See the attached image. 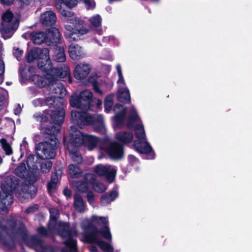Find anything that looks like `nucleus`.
Returning a JSON list of instances; mask_svg holds the SVG:
<instances>
[{"label":"nucleus","mask_w":252,"mask_h":252,"mask_svg":"<svg viewBox=\"0 0 252 252\" xmlns=\"http://www.w3.org/2000/svg\"><path fill=\"white\" fill-rule=\"evenodd\" d=\"M116 67L118 72V76H121V74H122V71L120 64H117Z\"/></svg>","instance_id":"obj_54"},{"label":"nucleus","mask_w":252,"mask_h":252,"mask_svg":"<svg viewBox=\"0 0 252 252\" xmlns=\"http://www.w3.org/2000/svg\"><path fill=\"white\" fill-rule=\"evenodd\" d=\"M19 25V20L18 17L14 16L10 10H6L2 15L0 26V32L2 37L6 39L12 37Z\"/></svg>","instance_id":"obj_8"},{"label":"nucleus","mask_w":252,"mask_h":252,"mask_svg":"<svg viewBox=\"0 0 252 252\" xmlns=\"http://www.w3.org/2000/svg\"><path fill=\"white\" fill-rule=\"evenodd\" d=\"M102 102L100 100H98L97 105L98 106L101 104Z\"/></svg>","instance_id":"obj_60"},{"label":"nucleus","mask_w":252,"mask_h":252,"mask_svg":"<svg viewBox=\"0 0 252 252\" xmlns=\"http://www.w3.org/2000/svg\"><path fill=\"white\" fill-rule=\"evenodd\" d=\"M88 223H89V222L87 220H85L83 221L81 226H82V229L84 231H86L88 230L87 228L85 226V224H88Z\"/></svg>","instance_id":"obj_53"},{"label":"nucleus","mask_w":252,"mask_h":252,"mask_svg":"<svg viewBox=\"0 0 252 252\" xmlns=\"http://www.w3.org/2000/svg\"><path fill=\"white\" fill-rule=\"evenodd\" d=\"M71 117L73 122L81 128L92 124L98 126L99 129L104 127L103 118L101 115H95L93 117L85 111L73 110L71 112Z\"/></svg>","instance_id":"obj_7"},{"label":"nucleus","mask_w":252,"mask_h":252,"mask_svg":"<svg viewBox=\"0 0 252 252\" xmlns=\"http://www.w3.org/2000/svg\"><path fill=\"white\" fill-rule=\"evenodd\" d=\"M85 182L78 181H72L71 184L73 187L76 188L78 191L82 192L88 190V184L93 182L94 180V175L93 174L88 173L84 177Z\"/></svg>","instance_id":"obj_17"},{"label":"nucleus","mask_w":252,"mask_h":252,"mask_svg":"<svg viewBox=\"0 0 252 252\" xmlns=\"http://www.w3.org/2000/svg\"><path fill=\"white\" fill-rule=\"evenodd\" d=\"M63 193L66 196L69 197L71 195L70 191L69 190V189L67 188L64 189L63 190Z\"/></svg>","instance_id":"obj_55"},{"label":"nucleus","mask_w":252,"mask_h":252,"mask_svg":"<svg viewBox=\"0 0 252 252\" xmlns=\"http://www.w3.org/2000/svg\"><path fill=\"white\" fill-rule=\"evenodd\" d=\"M59 143V141L55 136H53L49 140L39 143L36 146L37 155L42 159L54 158Z\"/></svg>","instance_id":"obj_11"},{"label":"nucleus","mask_w":252,"mask_h":252,"mask_svg":"<svg viewBox=\"0 0 252 252\" xmlns=\"http://www.w3.org/2000/svg\"><path fill=\"white\" fill-rule=\"evenodd\" d=\"M58 181V178L56 174L53 175L51 181L48 183L47 186L48 191L51 195L52 194V193L55 190Z\"/></svg>","instance_id":"obj_34"},{"label":"nucleus","mask_w":252,"mask_h":252,"mask_svg":"<svg viewBox=\"0 0 252 252\" xmlns=\"http://www.w3.org/2000/svg\"><path fill=\"white\" fill-rule=\"evenodd\" d=\"M83 2L87 9H94L95 6V2L94 0H80Z\"/></svg>","instance_id":"obj_40"},{"label":"nucleus","mask_w":252,"mask_h":252,"mask_svg":"<svg viewBox=\"0 0 252 252\" xmlns=\"http://www.w3.org/2000/svg\"><path fill=\"white\" fill-rule=\"evenodd\" d=\"M91 252H96L97 248L95 247H92L90 248Z\"/></svg>","instance_id":"obj_57"},{"label":"nucleus","mask_w":252,"mask_h":252,"mask_svg":"<svg viewBox=\"0 0 252 252\" xmlns=\"http://www.w3.org/2000/svg\"><path fill=\"white\" fill-rule=\"evenodd\" d=\"M68 174L72 178H78L82 174V170L78 166L74 164H70L68 168Z\"/></svg>","instance_id":"obj_32"},{"label":"nucleus","mask_w":252,"mask_h":252,"mask_svg":"<svg viewBox=\"0 0 252 252\" xmlns=\"http://www.w3.org/2000/svg\"><path fill=\"white\" fill-rule=\"evenodd\" d=\"M28 63L37 60V66L42 71L46 72L45 77L35 74L32 80L39 87H43L55 80L58 77L64 78L69 75V68L64 65L61 68H53L47 48H35L28 52L27 56Z\"/></svg>","instance_id":"obj_1"},{"label":"nucleus","mask_w":252,"mask_h":252,"mask_svg":"<svg viewBox=\"0 0 252 252\" xmlns=\"http://www.w3.org/2000/svg\"><path fill=\"white\" fill-rule=\"evenodd\" d=\"M40 99H37V100H34V102H40Z\"/></svg>","instance_id":"obj_61"},{"label":"nucleus","mask_w":252,"mask_h":252,"mask_svg":"<svg viewBox=\"0 0 252 252\" xmlns=\"http://www.w3.org/2000/svg\"><path fill=\"white\" fill-rule=\"evenodd\" d=\"M45 102L50 108L45 111L47 115H45V117H36L42 123V132L49 135H54L59 131L60 125L64 120L65 113L63 102L61 99L51 94L46 98Z\"/></svg>","instance_id":"obj_2"},{"label":"nucleus","mask_w":252,"mask_h":252,"mask_svg":"<svg viewBox=\"0 0 252 252\" xmlns=\"http://www.w3.org/2000/svg\"><path fill=\"white\" fill-rule=\"evenodd\" d=\"M53 58L55 61L57 62H63L66 59L64 53V49L63 44H60L56 47L54 49Z\"/></svg>","instance_id":"obj_27"},{"label":"nucleus","mask_w":252,"mask_h":252,"mask_svg":"<svg viewBox=\"0 0 252 252\" xmlns=\"http://www.w3.org/2000/svg\"><path fill=\"white\" fill-rule=\"evenodd\" d=\"M27 232L24 225L20 224L19 228L16 229L15 226L10 228H3L0 232V241L9 248L14 246V241L16 240H26Z\"/></svg>","instance_id":"obj_6"},{"label":"nucleus","mask_w":252,"mask_h":252,"mask_svg":"<svg viewBox=\"0 0 252 252\" xmlns=\"http://www.w3.org/2000/svg\"><path fill=\"white\" fill-rule=\"evenodd\" d=\"M69 133L71 140L75 142L76 146L84 143L90 150L94 149L102 143V140L95 136L83 135L75 126L70 127Z\"/></svg>","instance_id":"obj_9"},{"label":"nucleus","mask_w":252,"mask_h":252,"mask_svg":"<svg viewBox=\"0 0 252 252\" xmlns=\"http://www.w3.org/2000/svg\"><path fill=\"white\" fill-rule=\"evenodd\" d=\"M94 189L96 192L102 193L106 189V187L103 184L99 182H96L93 185Z\"/></svg>","instance_id":"obj_39"},{"label":"nucleus","mask_w":252,"mask_h":252,"mask_svg":"<svg viewBox=\"0 0 252 252\" xmlns=\"http://www.w3.org/2000/svg\"><path fill=\"white\" fill-rule=\"evenodd\" d=\"M40 170L42 172L47 173L50 171L52 166L53 163L49 160L43 159L39 162Z\"/></svg>","instance_id":"obj_33"},{"label":"nucleus","mask_w":252,"mask_h":252,"mask_svg":"<svg viewBox=\"0 0 252 252\" xmlns=\"http://www.w3.org/2000/svg\"><path fill=\"white\" fill-rule=\"evenodd\" d=\"M117 83L119 85V88H125V84L124 82V79L123 76V74L121 76H119V79L117 81Z\"/></svg>","instance_id":"obj_46"},{"label":"nucleus","mask_w":252,"mask_h":252,"mask_svg":"<svg viewBox=\"0 0 252 252\" xmlns=\"http://www.w3.org/2000/svg\"><path fill=\"white\" fill-rule=\"evenodd\" d=\"M154 0V1H158V0Z\"/></svg>","instance_id":"obj_62"},{"label":"nucleus","mask_w":252,"mask_h":252,"mask_svg":"<svg viewBox=\"0 0 252 252\" xmlns=\"http://www.w3.org/2000/svg\"><path fill=\"white\" fill-rule=\"evenodd\" d=\"M58 8L59 9V12L61 15L65 18L72 17V13L71 12L62 9V8L58 7Z\"/></svg>","instance_id":"obj_42"},{"label":"nucleus","mask_w":252,"mask_h":252,"mask_svg":"<svg viewBox=\"0 0 252 252\" xmlns=\"http://www.w3.org/2000/svg\"><path fill=\"white\" fill-rule=\"evenodd\" d=\"M118 99L122 102L127 103L130 100V94L126 88H119L117 94Z\"/></svg>","instance_id":"obj_29"},{"label":"nucleus","mask_w":252,"mask_h":252,"mask_svg":"<svg viewBox=\"0 0 252 252\" xmlns=\"http://www.w3.org/2000/svg\"><path fill=\"white\" fill-rule=\"evenodd\" d=\"M1 3L4 4H9L12 3L13 0H0Z\"/></svg>","instance_id":"obj_56"},{"label":"nucleus","mask_w":252,"mask_h":252,"mask_svg":"<svg viewBox=\"0 0 252 252\" xmlns=\"http://www.w3.org/2000/svg\"><path fill=\"white\" fill-rule=\"evenodd\" d=\"M67 21L68 23L73 24L74 26L73 28L80 36L85 34L88 32V30L82 26L83 24L82 21L75 17L68 19Z\"/></svg>","instance_id":"obj_24"},{"label":"nucleus","mask_w":252,"mask_h":252,"mask_svg":"<svg viewBox=\"0 0 252 252\" xmlns=\"http://www.w3.org/2000/svg\"><path fill=\"white\" fill-rule=\"evenodd\" d=\"M33 244L40 249L41 252H55L54 249L50 245H44L42 239L38 236L32 238Z\"/></svg>","instance_id":"obj_25"},{"label":"nucleus","mask_w":252,"mask_h":252,"mask_svg":"<svg viewBox=\"0 0 252 252\" xmlns=\"http://www.w3.org/2000/svg\"><path fill=\"white\" fill-rule=\"evenodd\" d=\"M50 220L48 229L50 233H57L63 240L66 246L63 252H76V241L73 239L77 232L75 229H69V223L62 221H57L58 211L56 209L50 210Z\"/></svg>","instance_id":"obj_3"},{"label":"nucleus","mask_w":252,"mask_h":252,"mask_svg":"<svg viewBox=\"0 0 252 252\" xmlns=\"http://www.w3.org/2000/svg\"><path fill=\"white\" fill-rule=\"evenodd\" d=\"M19 187L18 180L15 177L7 178L2 183L1 189L3 198L1 197L0 194V203H1L3 205L6 211H7L6 206L11 205L13 203V198L11 193L16 191Z\"/></svg>","instance_id":"obj_12"},{"label":"nucleus","mask_w":252,"mask_h":252,"mask_svg":"<svg viewBox=\"0 0 252 252\" xmlns=\"http://www.w3.org/2000/svg\"><path fill=\"white\" fill-rule=\"evenodd\" d=\"M21 189L23 193L31 194V191H33L34 192L35 188L32 185H29L24 186L23 188L21 187Z\"/></svg>","instance_id":"obj_41"},{"label":"nucleus","mask_w":252,"mask_h":252,"mask_svg":"<svg viewBox=\"0 0 252 252\" xmlns=\"http://www.w3.org/2000/svg\"><path fill=\"white\" fill-rule=\"evenodd\" d=\"M57 21L56 14L53 11H47L42 13L40 17V22L45 25L52 26Z\"/></svg>","instance_id":"obj_20"},{"label":"nucleus","mask_w":252,"mask_h":252,"mask_svg":"<svg viewBox=\"0 0 252 252\" xmlns=\"http://www.w3.org/2000/svg\"><path fill=\"white\" fill-rule=\"evenodd\" d=\"M75 142L71 140L70 138V142L67 146V149L69 152L70 156L72 160L76 162L77 163H81L82 162V158L77 149L78 146H76Z\"/></svg>","instance_id":"obj_21"},{"label":"nucleus","mask_w":252,"mask_h":252,"mask_svg":"<svg viewBox=\"0 0 252 252\" xmlns=\"http://www.w3.org/2000/svg\"><path fill=\"white\" fill-rule=\"evenodd\" d=\"M59 1L61 2H63L66 6L72 7H74L76 5V3L75 2L74 0H59Z\"/></svg>","instance_id":"obj_45"},{"label":"nucleus","mask_w":252,"mask_h":252,"mask_svg":"<svg viewBox=\"0 0 252 252\" xmlns=\"http://www.w3.org/2000/svg\"><path fill=\"white\" fill-rule=\"evenodd\" d=\"M35 157L33 155H30L27 158V164L29 168L30 172L27 169L24 163H21L15 170V174L22 178H26L31 174L38 169V166L36 161H34Z\"/></svg>","instance_id":"obj_14"},{"label":"nucleus","mask_w":252,"mask_h":252,"mask_svg":"<svg viewBox=\"0 0 252 252\" xmlns=\"http://www.w3.org/2000/svg\"><path fill=\"white\" fill-rule=\"evenodd\" d=\"M18 2L21 6H24L30 3V0H18Z\"/></svg>","instance_id":"obj_49"},{"label":"nucleus","mask_w":252,"mask_h":252,"mask_svg":"<svg viewBox=\"0 0 252 252\" xmlns=\"http://www.w3.org/2000/svg\"><path fill=\"white\" fill-rule=\"evenodd\" d=\"M21 110L22 108L20 105L19 104H18L14 110V114L17 115H19L21 113Z\"/></svg>","instance_id":"obj_50"},{"label":"nucleus","mask_w":252,"mask_h":252,"mask_svg":"<svg viewBox=\"0 0 252 252\" xmlns=\"http://www.w3.org/2000/svg\"><path fill=\"white\" fill-rule=\"evenodd\" d=\"M68 52L70 58L73 60H79L85 55L84 50L77 44H71Z\"/></svg>","instance_id":"obj_22"},{"label":"nucleus","mask_w":252,"mask_h":252,"mask_svg":"<svg viewBox=\"0 0 252 252\" xmlns=\"http://www.w3.org/2000/svg\"><path fill=\"white\" fill-rule=\"evenodd\" d=\"M133 138V135L132 132L121 131L116 134V138L124 144L131 142Z\"/></svg>","instance_id":"obj_28"},{"label":"nucleus","mask_w":252,"mask_h":252,"mask_svg":"<svg viewBox=\"0 0 252 252\" xmlns=\"http://www.w3.org/2000/svg\"><path fill=\"white\" fill-rule=\"evenodd\" d=\"M93 87H94V89L95 92H96L100 94H102V91L99 89V87H98V86L96 84H94Z\"/></svg>","instance_id":"obj_52"},{"label":"nucleus","mask_w":252,"mask_h":252,"mask_svg":"<svg viewBox=\"0 0 252 252\" xmlns=\"http://www.w3.org/2000/svg\"><path fill=\"white\" fill-rule=\"evenodd\" d=\"M118 193L116 191H113L109 193L103 195L100 199V203L102 205L105 206L114 199L118 196Z\"/></svg>","instance_id":"obj_30"},{"label":"nucleus","mask_w":252,"mask_h":252,"mask_svg":"<svg viewBox=\"0 0 252 252\" xmlns=\"http://www.w3.org/2000/svg\"><path fill=\"white\" fill-rule=\"evenodd\" d=\"M23 53V50L20 49L19 48L15 47L13 49V55L18 61L20 60V58L22 55Z\"/></svg>","instance_id":"obj_43"},{"label":"nucleus","mask_w":252,"mask_h":252,"mask_svg":"<svg viewBox=\"0 0 252 252\" xmlns=\"http://www.w3.org/2000/svg\"><path fill=\"white\" fill-rule=\"evenodd\" d=\"M128 160L131 163L137 161V159L133 155H129L128 157Z\"/></svg>","instance_id":"obj_51"},{"label":"nucleus","mask_w":252,"mask_h":252,"mask_svg":"<svg viewBox=\"0 0 252 252\" xmlns=\"http://www.w3.org/2000/svg\"><path fill=\"white\" fill-rule=\"evenodd\" d=\"M87 198L88 202L91 205H93L94 202V193L91 191H88L87 194Z\"/></svg>","instance_id":"obj_44"},{"label":"nucleus","mask_w":252,"mask_h":252,"mask_svg":"<svg viewBox=\"0 0 252 252\" xmlns=\"http://www.w3.org/2000/svg\"><path fill=\"white\" fill-rule=\"evenodd\" d=\"M38 232L40 234L44 236H49V231L43 227H40L38 229Z\"/></svg>","instance_id":"obj_47"},{"label":"nucleus","mask_w":252,"mask_h":252,"mask_svg":"<svg viewBox=\"0 0 252 252\" xmlns=\"http://www.w3.org/2000/svg\"><path fill=\"white\" fill-rule=\"evenodd\" d=\"M93 97V94L88 90L83 91L79 96H72L70 103L72 107L81 108L85 111L90 109V101Z\"/></svg>","instance_id":"obj_13"},{"label":"nucleus","mask_w":252,"mask_h":252,"mask_svg":"<svg viewBox=\"0 0 252 252\" xmlns=\"http://www.w3.org/2000/svg\"><path fill=\"white\" fill-rule=\"evenodd\" d=\"M56 80L57 79L49 84V87L50 90H52V94H56V96L61 99V97L65 95L66 91L62 84L55 82Z\"/></svg>","instance_id":"obj_23"},{"label":"nucleus","mask_w":252,"mask_h":252,"mask_svg":"<svg viewBox=\"0 0 252 252\" xmlns=\"http://www.w3.org/2000/svg\"><path fill=\"white\" fill-rule=\"evenodd\" d=\"M115 113V122L116 126H119L123 124L124 118L126 112V109L121 104H116L113 109Z\"/></svg>","instance_id":"obj_19"},{"label":"nucleus","mask_w":252,"mask_h":252,"mask_svg":"<svg viewBox=\"0 0 252 252\" xmlns=\"http://www.w3.org/2000/svg\"><path fill=\"white\" fill-rule=\"evenodd\" d=\"M65 28L67 31L65 35L68 41L72 42L81 39V36L71 25H65Z\"/></svg>","instance_id":"obj_26"},{"label":"nucleus","mask_w":252,"mask_h":252,"mask_svg":"<svg viewBox=\"0 0 252 252\" xmlns=\"http://www.w3.org/2000/svg\"><path fill=\"white\" fill-rule=\"evenodd\" d=\"M0 110L6 105L8 99V93L0 88Z\"/></svg>","instance_id":"obj_36"},{"label":"nucleus","mask_w":252,"mask_h":252,"mask_svg":"<svg viewBox=\"0 0 252 252\" xmlns=\"http://www.w3.org/2000/svg\"><path fill=\"white\" fill-rule=\"evenodd\" d=\"M92 220L101 228L99 230L96 228H94L87 235V240L89 243L96 244L105 252H113L112 246L102 240V237H103L105 239L111 241L112 235L108 226L107 219L104 217L94 215L92 217Z\"/></svg>","instance_id":"obj_4"},{"label":"nucleus","mask_w":252,"mask_h":252,"mask_svg":"<svg viewBox=\"0 0 252 252\" xmlns=\"http://www.w3.org/2000/svg\"><path fill=\"white\" fill-rule=\"evenodd\" d=\"M34 69H35V68H34V67L30 66V67H29V71L30 72L32 73V72H34Z\"/></svg>","instance_id":"obj_58"},{"label":"nucleus","mask_w":252,"mask_h":252,"mask_svg":"<svg viewBox=\"0 0 252 252\" xmlns=\"http://www.w3.org/2000/svg\"><path fill=\"white\" fill-rule=\"evenodd\" d=\"M74 198L75 209L80 213L83 212L85 209V206L82 198L78 194H75Z\"/></svg>","instance_id":"obj_31"},{"label":"nucleus","mask_w":252,"mask_h":252,"mask_svg":"<svg viewBox=\"0 0 252 252\" xmlns=\"http://www.w3.org/2000/svg\"><path fill=\"white\" fill-rule=\"evenodd\" d=\"M104 150L110 158L114 159H120L123 155V147L117 142L110 143Z\"/></svg>","instance_id":"obj_16"},{"label":"nucleus","mask_w":252,"mask_h":252,"mask_svg":"<svg viewBox=\"0 0 252 252\" xmlns=\"http://www.w3.org/2000/svg\"><path fill=\"white\" fill-rule=\"evenodd\" d=\"M61 35L59 30L51 28L46 34L42 32H33L30 34V39L34 44H40L44 42L47 44L59 43Z\"/></svg>","instance_id":"obj_10"},{"label":"nucleus","mask_w":252,"mask_h":252,"mask_svg":"<svg viewBox=\"0 0 252 252\" xmlns=\"http://www.w3.org/2000/svg\"><path fill=\"white\" fill-rule=\"evenodd\" d=\"M91 71V67L87 63H81L75 67L74 75L75 78L81 80L88 76Z\"/></svg>","instance_id":"obj_18"},{"label":"nucleus","mask_w":252,"mask_h":252,"mask_svg":"<svg viewBox=\"0 0 252 252\" xmlns=\"http://www.w3.org/2000/svg\"><path fill=\"white\" fill-rule=\"evenodd\" d=\"M3 150L5 155L10 156L13 153V150L11 145L7 142L5 138H2L0 140Z\"/></svg>","instance_id":"obj_35"},{"label":"nucleus","mask_w":252,"mask_h":252,"mask_svg":"<svg viewBox=\"0 0 252 252\" xmlns=\"http://www.w3.org/2000/svg\"><path fill=\"white\" fill-rule=\"evenodd\" d=\"M38 209V205H34L32 206L29 207L28 208H27L26 210V213L27 214L31 213L32 212H34L35 210Z\"/></svg>","instance_id":"obj_48"},{"label":"nucleus","mask_w":252,"mask_h":252,"mask_svg":"<svg viewBox=\"0 0 252 252\" xmlns=\"http://www.w3.org/2000/svg\"><path fill=\"white\" fill-rule=\"evenodd\" d=\"M113 95H109L105 98L104 106L106 112H109L111 110L113 104Z\"/></svg>","instance_id":"obj_37"},{"label":"nucleus","mask_w":252,"mask_h":252,"mask_svg":"<svg viewBox=\"0 0 252 252\" xmlns=\"http://www.w3.org/2000/svg\"><path fill=\"white\" fill-rule=\"evenodd\" d=\"M94 172L98 176H105L110 183L114 181L116 174V169L109 165L98 164L94 168Z\"/></svg>","instance_id":"obj_15"},{"label":"nucleus","mask_w":252,"mask_h":252,"mask_svg":"<svg viewBox=\"0 0 252 252\" xmlns=\"http://www.w3.org/2000/svg\"><path fill=\"white\" fill-rule=\"evenodd\" d=\"M140 122L136 110L131 107L127 126L128 128H132L135 123H137L135 127V134L137 140L134 142L133 147L140 154H148L152 151V149L147 141L143 126Z\"/></svg>","instance_id":"obj_5"},{"label":"nucleus","mask_w":252,"mask_h":252,"mask_svg":"<svg viewBox=\"0 0 252 252\" xmlns=\"http://www.w3.org/2000/svg\"><path fill=\"white\" fill-rule=\"evenodd\" d=\"M91 24L96 27H99L101 25V18L98 15L92 17L89 20Z\"/></svg>","instance_id":"obj_38"},{"label":"nucleus","mask_w":252,"mask_h":252,"mask_svg":"<svg viewBox=\"0 0 252 252\" xmlns=\"http://www.w3.org/2000/svg\"><path fill=\"white\" fill-rule=\"evenodd\" d=\"M97 32L98 33V34H101V30L100 29H98L97 30Z\"/></svg>","instance_id":"obj_59"}]
</instances>
